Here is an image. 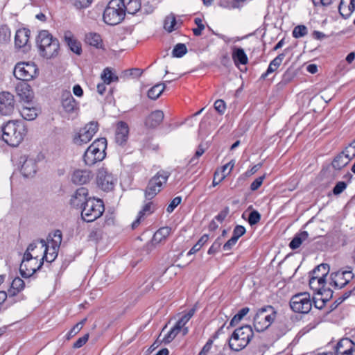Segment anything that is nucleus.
<instances>
[{
  "label": "nucleus",
  "mask_w": 355,
  "mask_h": 355,
  "mask_svg": "<svg viewBox=\"0 0 355 355\" xmlns=\"http://www.w3.org/2000/svg\"><path fill=\"white\" fill-rule=\"evenodd\" d=\"M250 309L248 307H244L241 309L238 313H236L231 320L230 325L231 327L236 326L242 319L243 318L248 314Z\"/></svg>",
  "instance_id": "43"
},
{
  "label": "nucleus",
  "mask_w": 355,
  "mask_h": 355,
  "mask_svg": "<svg viewBox=\"0 0 355 355\" xmlns=\"http://www.w3.org/2000/svg\"><path fill=\"white\" fill-rule=\"evenodd\" d=\"M285 53H280L276 58H275L269 64L268 69L263 73L261 78L265 79L270 73L275 71L278 67L281 65L283 60L285 58Z\"/></svg>",
  "instance_id": "32"
},
{
  "label": "nucleus",
  "mask_w": 355,
  "mask_h": 355,
  "mask_svg": "<svg viewBox=\"0 0 355 355\" xmlns=\"http://www.w3.org/2000/svg\"><path fill=\"white\" fill-rule=\"evenodd\" d=\"M354 277L351 267L343 268L331 274L330 285L336 289L345 286Z\"/></svg>",
  "instance_id": "14"
},
{
  "label": "nucleus",
  "mask_w": 355,
  "mask_h": 355,
  "mask_svg": "<svg viewBox=\"0 0 355 355\" xmlns=\"http://www.w3.org/2000/svg\"><path fill=\"white\" fill-rule=\"evenodd\" d=\"M276 311L271 306L259 309L254 317V327L257 331L261 332L268 329L276 318Z\"/></svg>",
  "instance_id": "7"
},
{
  "label": "nucleus",
  "mask_w": 355,
  "mask_h": 355,
  "mask_svg": "<svg viewBox=\"0 0 355 355\" xmlns=\"http://www.w3.org/2000/svg\"><path fill=\"white\" fill-rule=\"evenodd\" d=\"M89 339V334H85L81 338H79L74 343H73V348L78 349L81 347H83L88 340Z\"/></svg>",
  "instance_id": "54"
},
{
  "label": "nucleus",
  "mask_w": 355,
  "mask_h": 355,
  "mask_svg": "<svg viewBox=\"0 0 355 355\" xmlns=\"http://www.w3.org/2000/svg\"><path fill=\"white\" fill-rule=\"evenodd\" d=\"M253 336V330L249 325L236 329L228 340L229 347L232 351L239 352L249 344Z\"/></svg>",
  "instance_id": "6"
},
{
  "label": "nucleus",
  "mask_w": 355,
  "mask_h": 355,
  "mask_svg": "<svg viewBox=\"0 0 355 355\" xmlns=\"http://www.w3.org/2000/svg\"><path fill=\"white\" fill-rule=\"evenodd\" d=\"M308 33L307 28L304 25H298L293 31V36L295 38H300Z\"/></svg>",
  "instance_id": "47"
},
{
  "label": "nucleus",
  "mask_w": 355,
  "mask_h": 355,
  "mask_svg": "<svg viewBox=\"0 0 355 355\" xmlns=\"http://www.w3.org/2000/svg\"><path fill=\"white\" fill-rule=\"evenodd\" d=\"M97 130L98 123L94 121L90 122L75 135L73 141L77 146L86 144L92 140Z\"/></svg>",
  "instance_id": "15"
},
{
  "label": "nucleus",
  "mask_w": 355,
  "mask_h": 355,
  "mask_svg": "<svg viewBox=\"0 0 355 355\" xmlns=\"http://www.w3.org/2000/svg\"><path fill=\"white\" fill-rule=\"evenodd\" d=\"M90 171L86 169H77L71 175V181L76 184H85L88 183L92 178Z\"/></svg>",
  "instance_id": "24"
},
{
  "label": "nucleus",
  "mask_w": 355,
  "mask_h": 355,
  "mask_svg": "<svg viewBox=\"0 0 355 355\" xmlns=\"http://www.w3.org/2000/svg\"><path fill=\"white\" fill-rule=\"evenodd\" d=\"M40 54L44 58L51 59L58 55L60 43L57 38L46 30L41 31L37 37Z\"/></svg>",
  "instance_id": "2"
},
{
  "label": "nucleus",
  "mask_w": 355,
  "mask_h": 355,
  "mask_svg": "<svg viewBox=\"0 0 355 355\" xmlns=\"http://www.w3.org/2000/svg\"><path fill=\"white\" fill-rule=\"evenodd\" d=\"M230 212V209L228 207H225L223 209H222L219 214L215 217L216 220L222 223L225 218L227 217Z\"/></svg>",
  "instance_id": "61"
},
{
  "label": "nucleus",
  "mask_w": 355,
  "mask_h": 355,
  "mask_svg": "<svg viewBox=\"0 0 355 355\" xmlns=\"http://www.w3.org/2000/svg\"><path fill=\"white\" fill-rule=\"evenodd\" d=\"M1 137L8 145L18 146L27 133L26 125L21 121H9L1 128Z\"/></svg>",
  "instance_id": "1"
},
{
  "label": "nucleus",
  "mask_w": 355,
  "mask_h": 355,
  "mask_svg": "<svg viewBox=\"0 0 355 355\" xmlns=\"http://www.w3.org/2000/svg\"><path fill=\"white\" fill-rule=\"evenodd\" d=\"M181 200H182V198H181V197H179V196L173 198L166 208L167 212H168V213L173 212V210L175 209V207H178V205H179L180 204Z\"/></svg>",
  "instance_id": "52"
},
{
  "label": "nucleus",
  "mask_w": 355,
  "mask_h": 355,
  "mask_svg": "<svg viewBox=\"0 0 355 355\" xmlns=\"http://www.w3.org/2000/svg\"><path fill=\"white\" fill-rule=\"evenodd\" d=\"M245 233V228L242 225H236L233 230L232 237L236 240L242 236Z\"/></svg>",
  "instance_id": "51"
},
{
  "label": "nucleus",
  "mask_w": 355,
  "mask_h": 355,
  "mask_svg": "<svg viewBox=\"0 0 355 355\" xmlns=\"http://www.w3.org/2000/svg\"><path fill=\"white\" fill-rule=\"evenodd\" d=\"M335 355H355V343L348 338L341 339L336 345Z\"/></svg>",
  "instance_id": "20"
},
{
  "label": "nucleus",
  "mask_w": 355,
  "mask_h": 355,
  "mask_svg": "<svg viewBox=\"0 0 355 355\" xmlns=\"http://www.w3.org/2000/svg\"><path fill=\"white\" fill-rule=\"evenodd\" d=\"M309 237V234L306 231L297 234L289 243V247L292 250L297 249L303 241H306Z\"/></svg>",
  "instance_id": "35"
},
{
  "label": "nucleus",
  "mask_w": 355,
  "mask_h": 355,
  "mask_svg": "<svg viewBox=\"0 0 355 355\" xmlns=\"http://www.w3.org/2000/svg\"><path fill=\"white\" fill-rule=\"evenodd\" d=\"M351 151L346 148L345 151L338 155L332 162V166L336 170H340L345 167L352 159Z\"/></svg>",
  "instance_id": "25"
},
{
  "label": "nucleus",
  "mask_w": 355,
  "mask_h": 355,
  "mask_svg": "<svg viewBox=\"0 0 355 355\" xmlns=\"http://www.w3.org/2000/svg\"><path fill=\"white\" fill-rule=\"evenodd\" d=\"M88 190L85 187L78 189L71 196L70 204L75 208H82L87 202Z\"/></svg>",
  "instance_id": "21"
},
{
  "label": "nucleus",
  "mask_w": 355,
  "mask_h": 355,
  "mask_svg": "<svg viewBox=\"0 0 355 355\" xmlns=\"http://www.w3.org/2000/svg\"><path fill=\"white\" fill-rule=\"evenodd\" d=\"M171 229L169 227L159 228L153 235V242L159 243L164 241L171 234Z\"/></svg>",
  "instance_id": "33"
},
{
  "label": "nucleus",
  "mask_w": 355,
  "mask_h": 355,
  "mask_svg": "<svg viewBox=\"0 0 355 355\" xmlns=\"http://www.w3.org/2000/svg\"><path fill=\"white\" fill-rule=\"evenodd\" d=\"M166 88L165 83H157L148 91V97L152 100L157 99Z\"/></svg>",
  "instance_id": "36"
},
{
  "label": "nucleus",
  "mask_w": 355,
  "mask_h": 355,
  "mask_svg": "<svg viewBox=\"0 0 355 355\" xmlns=\"http://www.w3.org/2000/svg\"><path fill=\"white\" fill-rule=\"evenodd\" d=\"M260 219H261L260 214L257 211L254 210V211H251L249 214L248 223H250V225H256L257 223H258L259 222Z\"/></svg>",
  "instance_id": "49"
},
{
  "label": "nucleus",
  "mask_w": 355,
  "mask_h": 355,
  "mask_svg": "<svg viewBox=\"0 0 355 355\" xmlns=\"http://www.w3.org/2000/svg\"><path fill=\"white\" fill-rule=\"evenodd\" d=\"M237 240H236L232 236L230 239H229L224 245H223V250L225 251H229L230 250L232 247L236 243Z\"/></svg>",
  "instance_id": "64"
},
{
  "label": "nucleus",
  "mask_w": 355,
  "mask_h": 355,
  "mask_svg": "<svg viewBox=\"0 0 355 355\" xmlns=\"http://www.w3.org/2000/svg\"><path fill=\"white\" fill-rule=\"evenodd\" d=\"M107 140L105 138L96 139L86 150L83 161L87 166H91L101 162L106 156Z\"/></svg>",
  "instance_id": "5"
},
{
  "label": "nucleus",
  "mask_w": 355,
  "mask_h": 355,
  "mask_svg": "<svg viewBox=\"0 0 355 355\" xmlns=\"http://www.w3.org/2000/svg\"><path fill=\"white\" fill-rule=\"evenodd\" d=\"M155 210V207L153 205V202L149 201L147 202L141 210L139 211L137 218L136 220L132 223V229H135L139 226L140 224L141 220L144 219L146 216H148L151 214Z\"/></svg>",
  "instance_id": "28"
},
{
  "label": "nucleus",
  "mask_w": 355,
  "mask_h": 355,
  "mask_svg": "<svg viewBox=\"0 0 355 355\" xmlns=\"http://www.w3.org/2000/svg\"><path fill=\"white\" fill-rule=\"evenodd\" d=\"M116 180V178L107 168L102 167L98 170L96 182L102 190L105 191L112 190Z\"/></svg>",
  "instance_id": "17"
},
{
  "label": "nucleus",
  "mask_w": 355,
  "mask_h": 355,
  "mask_svg": "<svg viewBox=\"0 0 355 355\" xmlns=\"http://www.w3.org/2000/svg\"><path fill=\"white\" fill-rule=\"evenodd\" d=\"M180 331V330L176 329V327L174 326L166 334H162L161 342H164L165 344L170 343L177 336Z\"/></svg>",
  "instance_id": "41"
},
{
  "label": "nucleus",
  "mask_w": 355,
  "mask_h": 355,
  "mask_svg": "<svg viewBox=\"0 0 355 355\" xmlns=\"http://www.w3.org/2000/svg\"><path fill=\"white\" fill-rule=\"evenodd\" d=\"M74 6L78 9H82L88 7L92 0H71Z\"/></svg>",
  "instance_id": "50"
},
{
  "label": "nucleus",
  "mask_w": 355,
  "mask_h": 355,
  "mask_svg": "<svg viewBox=\"0 0 355 355\" xmlns=\"http://www.w3.org/2000/svg\"><path fill=\"white\" fill-rule=\"evenodd\" d=\"M212 345L213 340L209 339L206 344L202 347V350L200 352L198 355H207L211 349Z\"/></svg>",
  "instance_id": "58"
},
{
  "label": "nucleus",
  "mask_w": 355,
  "mask_h": 355,
  "mask_svg": "<svg viewBox=\"0 0 355 355\" xmlns=\"http://www.w3.org/2000/svg\"><path fill=\"white\" fill-rule=\"evenodd\" d=\"M15 109L14 96L9 92L0 93V112L3 115L11 114Z\"/></svg>",
  "instance_id": "18"
},
{
  "label": "nucleus",
  "mask_w": 355,
  "mask_h": 355,
  "mask_svg": "<svg viewBox=\"0 0 355 355\" xmlns=\"http://www.w3.org/2000/svg\"><path fill=\"white\" fill-rule=\"evenodd\" d=\"M65 41L70 49L77 55H80L82 52L80 43L73 37L70 32L64 34Z\"/></svg>",
  "instance_id": "31"
},
{
  "label": "nucleus",
  "mask_w": 355,
  "mask_h": 355,
  "mask_svg": "<svg viewBox=\"0 0 355 355\" xmlns=\"http://www.w3.org/2000/svg\"><path fill=\"white\" fill-rule=\"evenodd\" d=\"M15 90L20 99L26 103H30L33 98V92L31 87L26 82L18 83Z\"/></svg>",
  "instance_id": "22"
},
{
  "label": "nucleus",
  "mask_w": 355,
  "mask_h": 355,
  "mask_svg": "<svg viewBox=\"0 0 355 355\" xmlns=\"http://www.w3.org/2000/svg\"><path fill=\"white\" fill-rule=\"evenodd\" d=\"M176 25V19L174 15L171 14L167 16L164 19V28L166 31L171 33L175 30Z\"/></svg>",
  "instance_id": "42"
},
{
  "label": "nucleus",
  "mask_w": 355,
  "mask_h": 355,
  "mask_svg": "<svg viewBox=\"0 0 355 355\" xmlns=\"http://www.w3.org/2000/svg\"><path fill=\"white\" fill-rule=\"evenodd\" d=\"M121 0H111L103 13V20L109 25H116L124 18L125 12Z\"/></svg>",
  "instance_id": "8"
},
{
  "label": "nucleus",
  "mask_w": 355,
  "mask_h": 355,
  "mask_svg": "<svg viewBox=\"0 0 355 355\" xmlns=\"http://www.w3.org/2000/svg\"><path fill=\"white\" fill-rule=\"evenodd\" d=\"M263 179H264V176H261V177H259V178H256L251 183L250 189L252 191L257 190L261 187V185L262 184Z\"/></svg>",
  "instance_id": "59"
},
{
  "label": "nucleus",
  "mask_w": 355,
  "mask_h": 355,
  "mask_svg": "<svg viewBox=\"0 0 355 355\" xmlns=\"http://www.w3.org/2000/svg\"><path fill=\"white\" fill-rule=\"evenodd\" d=\"M234 166V162L233 160L225 164L222 168L220 172V174H227L229 175L232 171V168Z\"/></svg>",
  "instance_id": "55"
},
{
  "label": "nucleus",
  "mask_w": 355,
  "mask_h": 355,
  "mask_svg": "<svg viewBox=\"0 0 355 355\" xmlns=\"http://www.w3.org/2000/svg\"><path fill=\"white\" fill-rule=\"evenodd\" d=\"M196 312V308L191 309L187 313L184 314L176 322L175 327L176 329H181L185 326V324L189 321L193 317Z\"/></svg>",
  "instance_id": "37"
},
{
  "label": "nucleus",
  "mask_w": 355,
  "mask_h": 355,
  "mask_svg": "<svg viewBox=\"0 0 355 355\" xmlns=\"http://www.w3.org/2000/svg\"><path fill=\"white\" fill-rule=\"evenodd\" d=\"M214 107L220 114H223L226 107L224 101L220 99L216 101Z\"/></svg>",
  "instance_id": "60"
},
{
  "label": "nucleus",
  "mask_w": 355,
  "mask_h": 355,
  "mask_svg": "<svg viewBox=\"0 0 355 355\" xmlns=\"http://www.w3.org/2000/svg\"><path fill=\"white\" fill-rule=\"evenodd\" d=\"M129 128L124 121H119L116 123L115 130V141L119 145H123L128 140Z\"/></svg>",
  "instance_id": "23"
},
{
  "label": "nucleus",
  "mask_w": 355,
  "mask_h": 355,
  "mask_svg": "<svg viewBox=\"0 0 355 355\" xmlns=\"http://www.w3.org/2000/svg\"><path fill=\"white\" fill-rule=\"evenodd\" d=\"M101 79L105 83L109 85L113 81H117L118 77L114 76L109 68H105L101 74Z\"/></svg>",
  "instance_id": "44"
},
{
  "label": "nucleus",
  "mask_w": 355,
  "mask_h": 355,
  "mask_svg": "<svg viewBox=\"0 0 355 355\" xmlns=\"http://www.w3.org/2000/svg\"><path fill=\"white\" fill-rule=\"evenodd\" d=\"M61 105L65 112L75 113L79 109L78 103L75 100L70 91H64L61 96Z\"/></svg>",
  "instance_id": "19"
},
{
  "label": "nucleus",
  "mask_w": 355,
  "mask_h": 355,
  "mask_svg": "<svg viewBox=\"0 0 355 355\" xmlns=\"http://www.w3.org/2000/svg\"><path fill=\"white\" fill-rule=\"evenodd\" d=\"M49 237L51 239L48 241V243L44 239L39 240L38 243L40 244V252L43 253L41 259L43 262L45 259L47 262L51 263L58 257L62 239V232L60 230H57L53 234H49Z\"/></svg>",
  "instance_id": "4"
},
{
  "label": "nucleus",
  "mask_w": 355,
  "mask_h": 355,
  "mask_svg": "<svg viewBox=\"0 0 355 355\" xmlns=\"http://www.w3.org/2000/svg\"><path fill=\"white\" fill-rule=\"evenodd\" d=\"M142 73V71L137 68L129 69L125 72V75L132 78L139 77Z\"/></svg>",
  "instance_id": "62"
},
{
  "label": "nucleus",
  "mask_w": 355,
  "mask_h": 355,
  "mask_svg": "<svg viewBox=\"0 0 355 355\" xmlns=\"http://www.w3.org/2000/svg\"><path fill=\"white\" fill-rule=\"evenodd\" d=\"M85 42L90 46H93L97 49L103 48V41L100 35L89 33L85 36Z\"/></svg>",
  "instance_id": "34"
},
{
  "label": "nucleus",
  "mask_w": 355,
  "mask_h": 355,
  "mask_svg": "<svg viewBox=\"0 0 355 355\" xmlns=\"http://www.w3.org/2000/svg\"><path fill=\"white\" fill-rule=\"evenodd\" d=\"M29 40V31L23 28L17 31L15 36V44L16 47L21 48L25 46Z\"/></svg>",
  "instance_id": "29"
},
{
  "label": "nucleus",
  "mask_w": 355,
  "mask_h": 355,
  "mask_svg": "<svg viewBox=\"0 0 355 355\" xmlns=\"http://www.w3.org/2000/svg\"><path fill=\"white\" fill-rule=\"evenodd\" d=\"M290 306L294 312L308 313L312 307L310 295L304 292L293 295L291 299Z\"/></svg>",
  "instance_id": "12"
},
{
  "label": "nucleus",
  "mask_w": 355,
  "mask_h": 355,
  "mask_svg": "<svg viewBox=\"0 0 355 355\" xmlns=\"http://www.w3.org/2000/svg\"><path fill=\"white\" fill-rule=\"evenodd\" d=\"M20 114L24 119L31 121L36 118L37 112L35 107H24L20 110Z\"/></svg>",
  "instance_id": "38"
},
{
  "label": "nucleus",
  "mask_w": 355,
  "mask_h": 355,
  "mask_svg": "<svg viewBox=\"0 0 355 355\" xmlns=\"http://www.w3.org/2000/svg\"><path fill=\"white\" fill-rule=\"evenodd\" d=\"M347 187V184L345 182H338L333 189V193L334 195L340 194Z\"/></svg>",
  "instance_id": "53"
},
{
  "label": "nucleus",
  "mask_w": 355,
  "mask_h": 355,
  "mask_svg": "<svg viewBox=\"0 0 355 355\" xmlns=\"http://www.w3.org/2000/svg\"><path fill=\"white\" fill-rule=\"evenodd\" d=\"M232 49V57L235 64H246L248 63V59L247 55L242 48L233 46Z\"/></svg>",
  "instance_id": "30"
},
{
  "label": "nucleus",
  "mask_w": 355,
  "mask_h": 355,
  "mask_svg": "<svg viewBox=\"0 0 355 355\" xmlns=\"http://www.w3.org/2000/svg\"><path fill=\"white\" fill-rule=\"evenodd\" d=\"M227 174H220L218 171H216L214 173V180L212 182L213 186L218 185L225 178Z\"/></svg>",
  "instance_id": "56"
},
{
  "label": "nucleus",
  "mask_w": 355,
  "mask_h": 355,
  "mask_svg": "<svg viewBox=\"0 0 355 355\" xmlns=\"http://www.w3.org/2000/svg\"><path fill=\"white\" fill-rule=\"evenodd\" d=\"M164 113L161 110H155L151 112L145 120V125L149 128H155L158 126L164 119Z\"/></svg>",
  "instance_id": "27"
},
{
  "label": "nucleus",
  "mask_w": 355,
  "mask_h": 355,
  "mask_svg": "<svg viewBox=\"0 0 355 355\" xmlns=\"http://www.w3.org/2000/svg\"><path fill=\"white\" fill-rule=\"evenodd\" d=\"M36 171L37 166L35 159L32 157L26 158L21 165V174L24 177L28 178L33 176L35 174Z\"/></svg>",
  "instance_id": "26"
},
{
  "label": "nucleus",
  "mask_w": 355,
  "mask_h": 355,
  "mask_svg": "<svg viewBox=\"0 0 355 355\" xmlns=\"http://www.w3.org/2000/svg\"><path fill=\"white\" fill-rule=\"evenodd\" d=\"M329 272V265L327 263H322L315 268L313 271V276L309 280L310 287L317 291L318 293H321V291H324L325 287V277Z\"/></svg>",
  "instance_id": "13"
},
{
  "label": "nucleus",
  "mask_w": 355,
  "mask_h": 355,
  "mask_svg": "<svg viewBox=\"0 0 355 355\" xmlns=\"http://www.w3.org/2000/svg\"><path fill=\"white\" fill-rule=\"evenodd\" d=\"M170 173L161 171L153 176L148 182L145 190V197L147 200L153 199L162 189L164 184H166Z\"/></svg>",
  "instance_id": "10"
},
{
  "label": "nucleus",
  "mask_w": 355,
  "mask_h": 355,
  "mask_svg": "<svg viewBox=\"0 0 355 355\" xmlns=\"http://www.w3.org/2000/svg\"><path fill=\"white\" fill-rule=\"evenodd\" d=\"M209 236L207 234L202 235L198 241L192 247V248L188 252L187 255H191L196 253L200 250V248L207 242Z\"/></svg>",
  "instance_id": "40"
},
{
  "label": "nucleus",
  "mask_w": 355,
  "mask_h": 355,
  "mask_svg": "<svg viewBox=\"0 0 355 355\" xmlns=\"http://www.w3.org/2000/svg\"><path fill=\"white\" fill-rule=\"evenodd\" d=\"M121 6L125 14L135 15L139 12L140 15H146L153 12L152 6H141L140 0H121Z\"/></svg>",
  "instance_id": "16"
},
{
  "label": "nucleus",
  "mask_w": 355,
  "mask_h": 355,
  "mask_svg": "<svg viewBox=\"0 0 355 355\" xmlns=\"http://www.w3.org/2000/svg\"><path fill=\"white\" fill-rule=\"evenodd\" d=\"M81 330V324H76L72 329L69 331L67 334V339H70L71 337L76 335Z\"/></svg>",
  "instance_id": "63"
},
{
  "label": "nucleus",
  "mask_w": 355,
  "mask_h": 355,
  "mask_svg": "<svg viewBox=\"0 0 355 355\" xmlns=\"http://www.w3.org/2000/svg\"><path fill=\"white\" fill-rule=\"evenodd\" d=\"M104 209L101 200L89 198L82 209V218L87 223L93 222L103 214Z\"/></svg>",
  "instance_id": "9"
},
{
  "label": "nucleus",
  "mask_w": 355,
  "mask_h": 355,
  "mask_svg": "<svg viewBox=\"0 0 355 355\" xmlns=\"http://www.w3.org/2000/svg\"><path fill=\"white\" fill-rule=\"evenodd\" d=\"M10 36V32L6 26L0 27V40H6Z\"/></svg>",
  "instance_id": "57"
},
{
  "label": "nucleus",
  "mask_w": 355,
  "mask_h": 355,
  "mask_svg": "<svg viewBox=\"0 0 355 355\" xmlns=\"http://www.w3.org/2000/svg\"><path fill=\"white\" fill-rule=\"evenodd\" d=\"M338 11L340 15L345 19L348 18L353 12V10L348 6H346L344 3L343 0L340 1L338 6Z\"/></svg>",
  "instance_id": "46"
},
{
  "label": "nucleus",
  "mask_w": 355,
  "mask_h": 355,
  "mask_svg": "<svg viewBox=\"0 0 355 355\" xmlns=\"http://www.w3.org/2000/svg\"><path fill=\"white\" fill-rule=\"evenodd\" d=\"M35 248H37L36 243H31L24 254L23 260L19 267V271L23 277L32 276L43 265L42 260L41 259H39V254L32 255L31 252L34 251Z\"/></svg>",
  "instance_id": "3"
},
{
  "label": "nucleus",
  "mask_w": 355,
  "mask_h": 355,
  "mask_svg": "<svg viewBox=\"0 0 355 355\" xmlns=\"http://www.w3.org/2000/svg\"><path fill=\"white\" fill-rule=\"evenodd\" d=\"M222 243H223V241H222V239L220 237H218V239H216V241L213 243L211 246L208 250V252H207L208 254H214L216 252H217L219 250V249L220 248Z\"/></svg>",
  "instance_id": "48"
},
{
  "label": "nucleus",
  "mask_w": 355,
  "mask_h": 355,
  "mask_svg": "<svg viewBox=\"0 0 355 355\" xmlns=\"http://www.w3.org/2000/svg\"><path fill=\"white\" fill-rule=\"evenodd\" d=\"M24 282L19 277L15 278L11 284V290L9 293L15 295L24 288Z\"/></svg>",
  "instance_id": "39"
},
{
  "label": "nucleus",
  "mask_w": 355,
  "mask_h": 355,
  "mask_svg": "<svg viewBox=\"0 0 355 355\" xmlns=\"http://www.w3.org/2000/svg\"><path fill=\"white\" fill-rule=\"evenodd\" d=\"M38 69L32 62H23L17 63L14 69V76L23 82L30 81L36 77Z\"/></svg>",
  "instance_id": "11"
},
{
  "label": "nucleus",
  "mask_w": 355,
  "mask_h": 355,
  "mask_svg": "<svg viewBox=\"0 0 355 355\" xmlns=\"http://www.w3.org/2000/svg\"><path fill=\"white\" fill-rule=\"evenodd\" d=\"M187 53V49L184 44L178 43L176 44L172 51V55L175 58H182Z\"/></svg>",
  "instance_id": "45"
}]
</instances>
